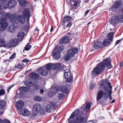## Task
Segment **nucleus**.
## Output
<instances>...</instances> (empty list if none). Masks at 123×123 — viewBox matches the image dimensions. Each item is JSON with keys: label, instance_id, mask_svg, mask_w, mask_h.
I'll list each match as a JSON object with an SVG mask.
<instances>
[{"label": "nucleus", "instance_id": "obj_23", "mask_svg": "<svg viewBox=\"0 0 123 123\" xmlns=\"http://www.w3.org/2000/svg\"><path fill=\"white\" fill-rule=\"evenodd\" d=\"M17 20L21 23L24 24L25 22V18L24 17L21 15L17 16Z\"/></svg>", "mask_w": 123, "mask_h": 123}, {"label": "nucleus", "instance_id": "obj_20", "mask_svg": "<svg viewBox=\"0 0 123 123\" xmlns=\"http://www.w3.org/2000/svg\"><path fill=\"white\" fill-rule=\"evenodd\" d=\"M94 47L95 49H98L103 47V43L102 42L99 41L95 42L94 44Z\"/></svg>", "mask_w": 123, "mask_h": 123}, {"label": "nucleus", "instance_id": "obj_24", "mask_svg": "<svg viewBox=\"0 0 123 123\" xmlns=\"http://www.w3.org/2000/svg\"><path fill=\"white\" fill-rule=\"evenodd\" d=\"M16 105L17 108H23L24 105V102L22 100H19L16 102Z\"/></svg>", "mask_w": 123, "mask_h": 123}, {"label": "nucleus", "instance_id": "obj_16", "mask_svg": "<svg viewBox=\"0 0 123 123\" xmlns=\"http://www.w3.org/2000/svg\"><path fill=\"white\" fill-rule=\"evenodd\" d=\"M110 61V58H108L104 60L103 61V63H102L104 64L105 66V65L107 66L108 68H112V67Z\"/></svg>", "mask_w": 123, "mask_h": 123}, {"label": "nucleus", "instance_id": "obj_26", "mask_svg": "<svg viewBox=\"0 0 123 123\" xmlns=\"http://www.w3.org/2000/svg\"><path fill=\"white\" fill-rule=\"evenodd\" d=\"M7 43H6L4 39L2 38H0V47H3L6 48V46H7Z\"/></svg>", "mask_w": 123, "mask_h": 123}, {"label": "nucleus", "instance_id": "obj_31", "mask_svg": "<svg viewBox=\"0 0 123 123\" xmlns=\"http://www.w3.org/2000/svg\"><path fill=\"white\" fill-rule=\"evenodd\" d=\"M53 64L50 63H48L45 66H44V67H46L48 71V70H49L51 68H52L53 69Z\"/></svg>", "mask_w": 123, "mask_h": 123}, {"label": "nucleus", "instance_id": "obj_39", "mask_svg": "<svg viewBox=\"0 0 123 123\" xmlns=\"http://www.w3.org/2000/svg\"><path fill=\"white\" fill-rule=\"evenodd\" d=\"M58 88H57L55 87L53 88H52L51 91H52V93L54 95L56 93L58 92Z\"/></svg>", "mask_w": 123, "mask_h": 123}, {"label": "nucleus", "instance_id": "obj_49", "mask_svg": "<svg viewBox=\"0 0 123 123\" xmlns=\"http://www.w3.org/2000/svg\"><path fill=\"white\" fill-rule=\"evenodd\" d=\"M72 25V23L71 22H69L67 24L66 26L68 27H71Z\"/></svg>", "mask_w": 123, "mask_h": 123}, {"label": "nucleus", "instance_id": "obj_28", "mask_svg": "<svg viewBox=\"0 0 123 123\" xmlns=\"http://www.w3.org/2000/svg\"><path fill=\"white\" fill-rule=\"evenodd\" d=\"M30 89V88L28 87H22L19 88V90L21 92H28Z\"/></svg>", "mask_w": 123, "mask_h": 123}, {"label": "nucleus", "instance_id": "obj_63", "mask_svg": "<svg viewBox=\"0 0 123 123\" xmlns=\"http://www.w3.org/2000/svg\"><path fill=\"white\" fill-rule=\"evenodd\" d=\"M3 121L2 119H0V123H3Z\"/></svg>", "mask_w": 123, "mask_h": 123}, {"label": "nucleus", "instance_id": "obj_59", "mask_svg": "<svg viewBox=\"0 0 123 123\" xmlns=\"http://www.w3.org/2000/svg\"><path fill=\"white\" fill-rule=\"evenodd\" d=\"M2 111H0V116L3 114L4 110H2Z\"/></svg>", "mask_w": 123, "mask_h": 123}, {"label": "nucleus", "instance_id": "obj_1", "mask_svg": "<svg viewBox=\"0 0 123 123\" xmlns=\"http://www.w3.org/2000/svg\"><path fill=\"white\" fill-rule=\"evenodd\" d=\"M100 90L97 94V100H99L102 98L105 99H107L108 97V92L111 97L112 93V87L110 82L107 80H101L98 83Z\"/></svg>", "mask_w": 123, "mask_h": 123}, {"label": "nucleus", "instance_id": "obj_11", "mask_svg": "<svg viewBox=\"0 0 123 123\" xmlns=\"http://www.w3.org/2000/svg\"><path fill=\"white\" fill-rule=\"evenodd\" d=\"M8 25V22H6V19H2L0 22V31L4 30L6 28Z\"/></svg>", "mask_w": 123, "mask_h": 123}, {"label": "nucleus", "instance_id": "obj_41", "mask_svg": "<svg viewBox=\"0 0 123 123\" xmlns=\"http://www.w3.org/2000/svg\"><path fill=\"white\" fill-rule=\"evenodd\" d=\"M31 46L29 44V43H27L25 46V49L26 50H29L31 48Z\"/></svg>", "mask_w": 123, "mask_h": 123}, {"label": "nucleus", "instance_id": "obj_52", "mask_svg": "<svg viewBox=\"0 0 123 123\" xmlns=\"http://www.w3.org/2000/svg\"><path fill=\"white\" fill-rule=\"evenodd\" d=\"M22 61L23 62H29V61L27 59H25L23 60Z\"/></svg>", "mask_w": 123, "mask_h": 123}, {"label": "nucleus", "instance_id": "obj_10", "mask_svg": "<svg viewBox=\"0 0 123 123\" xmlns=\"http://www.w3.org/2000/svg\"><path fill=\"white\" fill-rule=\"evenodd\" d=\"M19 41L17 39H12L7 42V45L6 47L8 48L16 46L19 43Z\"/></svg>", "mask_w": 123, "mask_h": 123}, {"label": "nucleus", "instance_id": "obj_53", "mask_svg": "<svg viewBox=\"0 0 123 123\" xmlns=\"http://www.w3.org/2000/svg\"><path fill=\"white\" fill-rule=\"evenodd\" d=\"M90 108H84V110L85 112H86L89 111Z\"/></svg>", "mask_w": 123, "mask_h": 123}, {"label": "nucleus", "instance_id": "obj_32", "mask_svg": "<svg viewBox=\"0 0 123 123\" xmlns=\"http://www.w3.org/2000/svg\"><path fill=\"white\" fill-rule=\"evenodd\" d=\"M19 2L20 5L24 6L27 5V3L25 0H19Z\"/></svg>", "mask_w": 123, "mask_h": 123}, {"label": "nucleus", "instance_id": "obj_5", "mask_svg": "<svg viewBox=\"0 0 123 123\" xmlns=\"http://www.w3.org/2000/svg\"><path fill=\"white\" fill-rule=\"evenodd\" d=\"M30 76L32 79L30 81L26 80L25 82V85L28 86H32L36 84L37 83L36 79H38L39 77V75L33 72L30 73Z\"/></svg>", "mask_w": 123, "mask_h": 123}, {"label": "nucleus", "instance_id": "obj_58", "mask_svg": "<svg viewBox=\"0 0 123 123\" xmlns=\"http://www.w3.org/2000/svg\"><path fill=\"white\" fill-rule=\"evenodd\" d=\"M120 42V40H117L116 42V43H115V45H116L119 43Z\"/></svg>", "mask_w": 123, "mask_h": 123}, {"label": "nucleus", "instance_id": "obj_9", "mask_svg": "<svg viewBox=\"0 0 123 123\" xmlns=\"http://www.w3.org/2000/svg\"><path fill=\"white\" fill-rule=\"evenodd\" d=\"M77 48H74L70 49L68 51L67 55L65 58L67 60H69L71 58L74 57L75 54L78 52Z\"/></svg>", "mask_w": 123, "mask_h": 123}, {"label": "nucleus", "instance_id": "obj_14", "mask_svg": "<svg viewBox=\"0 0 123 123\" xmlns=\"http://www.w3.org/2000/svg\"><path fill=\"white\" fill-rule=\"evenodd\" d=\"M120 0H116L115 2V3L111 7V10L115 12L119 7L121 5Z\"/></svg>", "mask_w": 123, "mask_h": 123}, {"label": "nucleus", "instance_id": "obj_44", "mask_svg": "<svg viewBox=\"0 0 123 123\" xmlns=\"http://www.w3.org/2000/svg\"><path fill=\"white\" fill-rule=\"evenodd\" d=\"M41 106L39 104L36 103L34 105L33 108H41Z\"/></svg>", "mask_w": 123, "mask_h": 123}, {"label": "nucleus", "instance_id": "obj_43", "mask_svg": "<svg viewBox=\"0 0 123 123\" xmlns=\"http://www.w3.org/2000/svg\"><path fill=\"white\" fill-rule=\"evenodd\" d=\"M91 105V103L89 102H88L85 108H90Z\"/></svg>", "mask_w": 123, "mask_h": 123}, {"label": "nucleus", "instance_id": "obj_13", "mask_svg": "<svg viewBox=\"0 0 123 123\" xmlns=\"http://www.w3.org/2000/svg\"><path fill=\"white\" fill-rule=\"evenodd\" d=\"M38 73L43 76L46 75L48 74V71L45 67H43L40 68L38 71Z\"/></svg>", "mask_w": 123, "mask_h": 123}, {"label": "nucleus", "instance_id": "obj_64", "mask_svg": "<svg viewBox=\"0 0 123 123\" xmlns=\"http://www.w3.org/2000/svg\"><path fill=\"white\" fill-rule=\"evenodd\" d=\"M53 27L52 26H51V30H50V32H52L53 31Z\"/></svg>", "mask_w": 123, "mask_h": 123}, {"label": "nucleus", "instance_id": "obj_46", "mask_svg": "<svg viewBox=\"0 0 123 123\" xmlns=\"http://www.w3.org/2000/svg\"><path fill=\"white\" fill-rule=\"evenodd\" d=\"M15 27L13 26H11L9 28V29L10 30V31L11 32H12L14 31L15 30Z\"/></svg>", "mask_w": 123, "mask_h": 123}, {"label": "nucleus", "instance_id": "obj_42", "mask_svg": "<svg viewBox=\"0 0 123 123\" xmlns=\"http://www.w3.org/2000/svg\"><path fill=\"white\" fill-rule=\"evenodd\" d=\"M5 93L4 90L3 89L0 90V96H2L4 95Z\"/></svg>", "mask_w": 123, "mask_h": 123}, {"label": "nucleus", "instance_id": "obj_50", "mask_svg": "<svg viewBox=\"0 0 123 123\" xmlns=\"http://www.w3.org/2000/svg\"><path fill=\"white\" fill-rule=\"evenodd\" d=\"M22 67V65L20 64H18L17 66V68L18 69H19L21 68Z\"/></svg>", "mask_w": 123, "mask_h": 123}, {"label": "nucleus", "instance_id": "obj_33", "mask_svg": "<svg viewBox=\"0 0 123 123\" xmlns=\"http://www.w3.org/2000/svg\"><path fill=\"white\" fill-rule=\"evenodd\" d=\"M61 66V64L60 63H58L56 64H53V69H59L60 67Z\"/></svg>", "mask_w": 123, "mask_h": 123}, {"label": "nucleus", "instance_id": "obj_34", "mask_svg": "<svg viewBox=\"0 0 123 123\" xmlns=\"http://www.w3.org/2000/svg\"><path fill=\"white\" fill-rule=\"evenodd\" d=\"M47 108L49 107V108H55L56 107V104L54 102H51L47 106Z\"/></svg>", "mask_w": 123, "mask_h": 123}, {"label": "nucleus", "instance_id": "obj_55", "mask_svg": "<svg viewBox=\"0 0 123 123\" xmlns=\"http://www.w3.org/2000/svg\"><path fill=\"white\" fill-rule=\"evenodd\" d=\"M97 121H96L95 122H94L93 121H90L88 122H86V123H96Z\"/></svg>", "mask_w": 123, "mask_h": 123}, {"label": "nucleus", "instance_id": "obj_3", "mask_svg": "<svg viewBox=\"0 0 123 123\" xmlns=\"http://www.w3.org/2000/svg\"><path fill=\"white\" fill-rule=\"evenodd\" d=\"M0 2L2 9L6 8H12L17 4V2L15 0H0Z\"/></svg>", "mask_w": 123, "mask_h": 123}, {"label": "nucleus", "instance_id": "obj_45", "mask_svg": "<svg viewBox=\"0 0 123 123\" xmlns=\"http://www.w3.org/2000/svg\"><path fill=\"white\" fill-rule=\"evenodd\" d=\"M48 95L50 97H52L54 95L52 93V91L48 93Z\"/></svg>", "mask_w": 123, "mask_h": 123}, {"label": "nucleus", "instance_id": "obj_62", "mask_svg": "<svg viewBox=\"0 0 123 123\" xmlns=\"http://www.w3.org/2000/svg\"><path fill=\"white\" fill-rule=\"evenodd\" d=\"M35 88L37 89H39L40 88V87L39 86L37 85L35 86Z\"/></svg>", "mask_w": 123, "mask_h": 123}, {"label": "nucleus", "instance_id": "obj_47", "mask_svg": "<svg viewBox=\"0 0 123 123\" xmlns=\"http://www.w3.org/2000/svg\"><path fill=\"white\" fill-rule=\"evenodd\" d=\"M16 54L15 53H14L11 55L9 59H12L15 56Z\"/></svg>", "mask_w": 123, "mask_h": 123}, {"label": "nucleus", "instance_id": "obj_30", "mask_svg": "<svg viewBox=\"0 0 123 123\" xmlns=\"http://www.w3.org/2000/svg\"><path fill=\"white\" fill-rule=\"evenodd\" d=\"M113 34V32H111L108 33L107 35L108 39L111 40V41H112Z\"/></svg>", "mask_w": 123, "mask_h": 123}, {"label": "nucleus", "instance_id": "obj_19", "mask_svg": "<svg viewBox=\"0 0 123 123\" xmlns=\"http://www.w3.org/2000/svg\"><path fill=\"white\" fill-rule=\"evenodd\" d=\"M64 77L66 79V81L68 82H72L73 79L72 77H71V78H69L70 79L69 80H68V77L71 76V74L70 72H68L67 74L65 73L64 74Z\"/></svg>", "mask_w": 123, "mask_h": 123}, {"label": "nucleus", "instance_id": "obj_4", "mask_svg": "<svg viewBox=\"0 0 123 123\" xmlns=\"http://www.w3.org/2000/svg\"><path fill=\"white\" fill-rule=\"evenodd\" d=\"M105 66L102 62L98 63L96 67L91 72V76L94 78L96 75H98L102 72Z\"/></svg>", "mask_w": 123, "mask_h": 123}, {"label": "nucleus", "instance_id": "obj_57", "mask_svg": "<svg viewBox=\"0 0 123 123\" xmlns=\"http://www.w3.org/2000/svg\"><path fill=\"white\" fill-rule=\"evenodd\" d=\"M13 86V85H12V86H9L8 87V88L7 90V91L8 92H9L10 89Z\"/></svg>", "mask_w": 123, "mask_h": 123}, {"label": "nucleus", "instance_id": "obj_51", "mask_svg": "<svg viewBox=\"0 0 123 123\" xmlns=\"http://www.w3.org/2000/svg\"><path fill=\"white\" fill-rule=\"evenodd\" d=\"M65 67L61 66L60 67L59 70L60 71L63 70V69H64V68Z\"/></svg>", "mask_w": 123, "mask_h": 123}, {"label": "nucleus", "instance_id": "obj_17", "mask_svg": "<svg viewBox=\"0 0 123 123\" xmlns=\"http://www.w3.org/2000/svg\"><path fill=\"white\" fill-rule=\"evenodd\" d=\"M10 14L9 13H5L4 12H0V20L4 19H7L10 16Z\"/></svg>", "mask_w": 123, "mask_h": 123}, {"label": "nucleus", "instance_id": "obj_61", "mask_svg": "<svg viewBox=\"0 0 123 123\" xmlns=\"http://www.w3.org/2000/svg\"><path fill=\"white\" fill-rule=\"evenodd\" d=\"M123 65V62H121L120 63L119 66L120 67H121Z\"/></svg>", "mask_w": 123, "mask_h": 123}, {"label": "nucleus", "instance_id": "obj_2", "mask_svg": "<svg viewBox=\"0 0 123 123\" xmlns=\"http://www.w3.org/2000/svg\"><path fill=\"white\" fill-rule=\"evenodd\" d=\"M86 114L82 111L77 109L73 113L68 119V123H84L87 120L86 117H82Z\"/></svg>", "mask_w": 123, "mask_h": 123}, {"label": "nucleus", "instance_id": "obj_15", "mask_svg": "<svg viewBox=\"0 0 123 123\" xmlns=\"http://www.w3.org/2000/svg\"><path fill=\"white\" fill-rule=\"evenodd\" d=\"M23 14L24 16V17L27 19V22L28 23L29 22V19L30 15V11L29 9L27 8L25 9L23 11Z\"/></svg>", "mask_w": 123, "mask_h": 123}, {"label": "nucleus", "instance_id": "obj_8", "mask_svg": "<svg viewBox=\"0 0 123 123\" xmlns=\"http://www.w3.org/2000/svg\"><path fill=\"white\" fill-rule=\"evenodd\" d=\"M63 47H56L53 51L52 55L56 59H59L61 56L60 53L63 50Z\"/></svg>", "mask_w": 123, "mask_h": 123}, {"label": "nucleus", "instance_id": "obj_38", "mask_svg": "<svg viewBox=\"0 0 123 123\" xmlns=\"http://www.w3.org/2000/svg\"><path fill=\"white\" fill-rule=\"evenodd\" d=\"M6 104L4 100L0 101V108H4Z\"/></svg>", "mask_w": 123, "mask_h": 123}, {"label": "nucleus", "instance_id": "obj_36", "mask_svg": "<svg viewBox=\"0 0 123 123\" xmlns=\"http://www.w3.org/2000/svg\"><path fill=\"white\" fill-rule=\"evenodd\" d=\"M65 96V95L63 93H59L58 95V98L59 99L62 100L63 99Z\"/></svg>", "mask_w": 123, "mask_h": 123}, {"label": "nucleus", "instance_id": "obj_56", "mask_svg": "<svg viewBox=\"0 0 123 123\" xmlns=\"http://www.w3.org/2000/svg\"><path fill=\"white\" fill-rule=\"evenodd\" d=\"M90 11V10H87L86 11L85 13V16H86V15L88 14V13Z\"/></svg>", "mask_w": 123, "mask_h": 123}, {"label": "nucleus", "instance_id": "obj_27", "mask_svg": "<svg viewBox=\"0 0 123 123\" xmlns=\"http://www.w3.org/2000/svg\"><path fill=\"white\" fill-rule=\"evenodd\" d=\"M25 35V34L23 32L21 31L19 33L18 36V38L19 39L18 40L19 41L22 40Z\"/></svg>", "mask_w": 123, "mask_h": 123}, {"label": "nucleus", "instance_id": "obj_7", "mask_svg": "<svg viewBox=\"0 0 123 123\" xmlns=\"http://www.w3.org/2000/svg\"><path fill=\"white\" fill-rule=\"evenodd\" d=\"M110 24L113 26H115L118 23L123 22V15L119 14L114 16L111 18L110 20Z\"/></svg>", "mask_w": 123, "mask_h": 123}, {"label": "nucleus", "instance_id": "obj_35", "mask_svg": "<svg viewBox=\"0 0 123 123\" xmlns=\"http://www.w3.org/2000/svg\"><path fill=\"white\" fill-rule=\"evenodd\" d=\"M72 17L69 16H68L63 18V21L64 22H66L67 21L72 19Z\"/></svg>", "mask_w": 123, "mask_h": 123}, {"label": "nucleus", "instance_id": "obj_29", "mask_svg": "<svg viewBox=\"0 0 123 123\" xmlns=\"http://www.w3.org/2000/svg\"><path fill=\"white\" fill-rule=\"evenodd\" d=\"M60 90L62 92L66 94L68 92V88L66 86L61 87L60 88Z\"/></svg>", "mask_w": 123, "mask_h": 123}, {"label": "nucleus", "instance_id": "obj_37", "mask_svg": "<svg viewBox=\"0 0 123 123\" xmlns=\"http://www.w3.org/2000/svg\"><path fill=\"white\" fill-rule=\"evenodd\" d=\"M95 86V84L91 82L89 85V87L90 90H92L94 89Z\"/></svg>", "mask_w": 123, "mask_h": 123}, {"label": "nucleus", "instance_id": "obj_12", "mask_svg": "<svg viewBox=\"0 0 123 123\" xmlns=\"http://www.w3.org/2000/svg\"><path fill=\"white\" fill-rule=\"evenodd\" d=\"M18 110H20V114L22 116L25 117H28L30 115V112L26 108H17Z\"/></svg>", "mask_w": 123, "mask_h": 123}, {"label": "nucleus", "instance_id": "obj_48", "mask_svg": "<svg viewBox=\"0 0 123 123\" xmlns=\"http://www.w3.org/2000/svg\"><path fill=\"white\" fill-rule=\"evenodd\" d=\"M3 121V123H10V122L7 120L4 119Z\"/></svg>", "mask_w": 123, "mask_h": 123}, {"label": "nucleus", "instance_id": "obj_54", "mask_svg": "<svg viewBox=\"0 0 123 123\" xmlns=\"http://www.w3.org/2000/svg\"><path fill=\"white\" fill-rule=\"evenodd\" d=\"M69 71V70L68 69H67L65 70L64 71V74H65V73L67 74V73L68 72H70Z\"/></svg>", "mask_w": 123, "mask_h": 123}, {"label": "nucleus", "instance_id": "obj_40", "mask_svg": "<svg viewBox=\"0 0 123 123\" xmlns=\"http://www.w3.org/2000/svg\"><path fill=\"white\" fill-rule=\"evenodd\" d=\"M34 99L35 100L38 101H41L42 100V98L38 96H36L34 98Z\"/></svg>", "mask_w": 123, "mask_h": 123}, {"label": "nucleus", "instance_id": "obj_18", "mask_svg": "<svg viewBox=\"0 0 123 123\" xmlns=\"http://www.w3.org/2000/svg\"><path fill=\"white\" fill-rule=\"evenodd\" d=\"M10 16L7 19L9 18V21L11 22H14L17 19V16L15 14H10Z\"/></svg>", "mask_w": 123, "mask_h": 123}, {"label": "nucleus", "instance_id": "obj_6", "mask_svg": "<svg viewBox=\"0 0 123 123\" xmlns=\"http://www.w3.org/2000/svg\"><path fill=\"white\" fill-rule=\"evenodd\" d=\"M52 108H33L32 111V116L33 117H35L37 113L40 112V114L43 115H45V112H50Z\"/></svg>", "mask_w": 123, "mask_h": 123}, {"label": "nucleus", "instance_id": "obj_22", "mask_svg": "<svg viewBox=\"0 0 123 123\" xmlns=\"http://www.w3.org/2000/svg\"><path fill=\"white\" fill-rule=\"evenodd\" d=\"M69 37L68 36H65L60 40V42L62 44H64L68 43L69 41Z\"/></svg>", "mask_w": 123, "mask_h": 123}, {"label": "nucleus", "instance_id": "obj_21", "mask_svg": "<svg viewBox=\"0 0 123 123\" xmlns=\"http://www.w3.org/2000/svg\"><path fill=\"white\" fill-rule=\"evenodd\" d=\"M67 2L68 3H70L71 6L73 8H74V6H76L77 4L79 3L78 1L75 0H67Z\"/></svg>", "mask_w": 123, "mask_h": 123}, {"label": "nucleus", "instance_id": "obj_25", "mask_svg": "<svg viewBox=\"0 0 123 123\" xmlns=\"http://www.w3.org/2000/svg\"><path fill=\"white\" fill-rule=\"evenodd\" d=\"M112 42L111 40H110L106 39L104 40L103 43V45L104 46H107L109 45L110 43Z\"/></svg>", "mask_w": 123, "mask_h": 123}, {"label": "nucleus", "instance_id": "obj_60", "mask_svg": "<svg viewBox=\"0 0 123 123\" xmlns=\"http://www.w3.org/2000/svg\"><path fill=\"white\" fill-rule=\"evenodd\" d=\"M40 93L41 94H42L44 92L43 90L42 89H40Z\"/></svg>", "mask_w": 123, "mask_h": 123}]
</instances>
